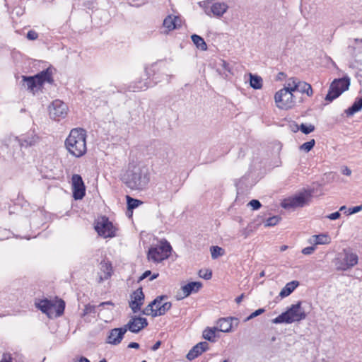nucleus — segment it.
Wrapping results in <instances>:
<instances>
[{
	"label": "nucleus",
	"mask_w": 362,
	"mask_h": 362,
	"mask_svg": "<svg viewBox=\"0 0 362 362\" xmlns=\"http://www.w3.org/2000/svg\"><path fill=\"white\" fill-rule=\"evenodd\" d=\"M121 180L129 189L142 191L147 187L150 182L149 170L144 165H129Z\"/></svg>",
	"instance_id": "f257e3e1"
},
{
	"label": "nucleus",
	"mask_w": 362,
	"mask_h": 362,
	"mask_svg": "<svg viewBox=\"0 0 362 362\" xmlns=\"http://www.w3.org/2000/svg\"><path fill=\"white\" fill-rule=\"evenodd\" d=\"M86 139V133L83 129H73L65 140L66 150L76 158L83 156L87 151Z\"/></svg>",
	"instance_id": "f03ea898"
},
{
	"label": "nucleus",
	"mask_w": 362,
	"mask_h": 362,
	"mask_svg": "<svg viewBox=\"0 0 362 362\" xmlns=\"http://www.w3.org/2000/svg\"><path fill=\"white\" fill-rule=\"evenodd\" d=\"M302 303L298 301L291 305L286 311L282 313L278 317L272 320L274 324H291L294 322H300L306 318L307 314L301 307Z\"/></svg>",
	"instance_id": "7ed1b4c3"
},
{
	"label": "nucleus",
	"mask_w": 362,
	"mask_h": 362,
	"mask_svg": "<svg viewBox=\"0 0 362 362\" xmlns=\"http://www.w3.org/2000/svg\"><path fill=\"white\" fill-rule=\"evenodd\" d=\"M46 82L50 84L54 82L52 71L49 68L40 71L35 76H22V86L32 92H34L35 88L42 86Z\"/></svg>",
	"instance_id": "20e7f679"
},
{
	"label": "nucleus",
	"mask_w": 362,
	"mask_h": 362,
	"mask_svg": "<svg viewBox=\"0 0 362 362\" xmlns=\"http://www.w3.org/2000/svg\"><path fill=\"white\" fill-rule=\"evenodd\" d=\"M350 83V78L347 76L334 79L329 86L325 100L328 103L332 102L349 89Z\"/></svg>",
	"instance_id": "39448f33"
},
{
	"label": "nucleus",
	"mask_w": 362,
	"mask_h": 362,
	"mask_svg": "<svg viewBox=\"0 0 362 362\" xmlns=\"http://www.w3.org/2000/svg\"><path fill=\"white\" fill-rule=\"evenodd\" d=\"M358 258L356 253L349 249H344L334 259V265L338 271H346L358 264Z\"/></svg>",
	"instance_id": "423d86ee"
},
{
	"label": "nucleus",
	"mask_w": 362,
	"mask_h": 362,
	"mask_svg": "<svg viewBox=\"0 0 362 362\" xmlns=\"http://www.w3.org/2000/svg\"><path fill=\"white\" fill-rule=\"evenodd\" d=\"M171 250V245L168 241L165 240L158 246L150 247L147 257L149 260L153 262H160L169 257Z\"/></svg>",
	"instance_id": "0eeeda50"
},
{
	"label": "nucleus",
	"mask_w": 362,
	"mask_h": 362,
	"mask_svg": "<svg viewBox=\"0 0 362 362\" xmlns=\"http://www.w3.org/2000/svg\"><path fill=\"white\" fill-rule=\"evenodd\" d=\"M311 196L312 194L310 191L300 192L293 197L284 199L282 201L281 206L285 209L303 207L309 202Z\"/></svg>",
	"instance_id": "6e6552de"
},
{
	"label": "nucleus",
	"mask_w": 362,
	"mask_h": 362,
	"mask_svg": "<svg viewBox=\"0 0 362 362\" xmlns=\"http://www.w3.org/2000/svg\"><path fill=\"white\" fill-rule=\"evenodd\" d=\"M153 67L154 66H152L151 68H146L145 72L147 76V78L144 82L141 80L131 85L129 88L132 91L136 92L145 90L148 88L151 87L162 81L159 76H156L154 74L155 70Z\"/></svg>",
	"instance_id": "1a4fd4ad"
},
{
	"label": "nucleus",
	"mask_w": 362,
	"mask_h": 362,
	"mask_svg": "<svg viewBox=\"0 0 362 362\" xmlns=\"http://www.w3.org/2000/svg\"><path fill=\"white\" fill-rule=\"evenodd\" d=\"M148 325V321L145 317L134 316L132 317L127 324L122 327H119V329H117L118 333L117 334H119L118 337L121 339L122 337L124 336L127 330L133 333H138L141 329L146 327Z\"/></svg>",
	"instance_id": "9d476101"
},
{
	"label": "nucleus",
	"mask_w": 362,
	"mask_h": 362,
	"mask_svg": "<svg viewBox=\"0 0 362 362\" xmlns=\"http://www.w3.org/2000/svg\"><path fill=\"white\" fill-rule=\"evenodd\" d=\"M276 106L283 110H288L294 106L296 101L293 92L288 89H281L274 95Z\"/></svg>",
	"instance_id": "9b49d317"
},
{
	"label": "nucleus",
	"mask_w": 362,
	"mask_h": 362,
	"mask_svg": "<svg viewBox=\"0 0 362 362\" xmlns=\"http://www.w3.org/2000/svg\"><path fill=\"white\" fill-rule=\"evenodd\" d=\"M95 229L99 235L103 238H112L115 236V228L109 219L103 216L95 226Z\"/></svg>",
	"instance_id": "f8f14e48"
},
{
	"label": "nucleus",
	"mask_w": 362,
	"mask_h": 362,
	"mask_svg": "<svg viewBox=\"0 0 362 362\" xmlns=\"http://www.w3.org/2000/svg\"><path fill=\"white\" fill-rule=\"evenodd\" d=\"M21 148L32 147L37 144L40 141V137L34 130H30L25 134L15 137Z\"/></svg>",
	"instance_id": "ddd939ff"
},
{
	"label": "nucleus",
	"mask_w": 362,
	"mask_h": 362,
	"mask_svg": "<svg viewBox=\"0 0 362 362\" xmlns=\"http://www.w3.org/2000/svg\"><path fill=\"white\" fill-rule=\"evenodd\" d=\"M72 194L75 200L82 199L86 195V186L80 175L74 174L71 177Z\"/></svg>",
	"instance_id": "4468645a"
},
{
	"label": "nucleus",
	"mask_w": 362,
	"mask_h": 362,
	"mask_svg": "<svg viewBox=\"0 0 362 362\" xmlns=\"http://www.w3.org/2000/svg\"><path fill=\"white\" fill-rule=\"evenodd\" d=\"M67 105L59 100H56L52 102V105L49 107V113L52 119L59 120L60 118H64L67 114Z\"/></svg>",
	"instance_id": "2eb2a0df"
},
{
	"label": "nucleus",
	"mask_w": 362,
	"mask_h": 362,
	"mask_svg": "<svg viewBox=\"0 0 362 362\" xmlns=\"http://www.w3.org/2000/svg\"><path fill=\"white\" fill-rule=\"evenodd\" d=\"M202 287V284L199 281H192L184 286L180 288V291L176 294V299L180 300H182L194 293H197Z\"/></svg>",
	"instance_id": "dca6fc26"
},
{
	"label": "nucleus",
	"mask_w": 362,
	"mask_h": 362,
	"mask_svg": "<svg viewBox=\"0 0 362 362\" xmlns=\"http://www.w3.org/2000/svg\"><path fill=\"white\" fill-rule=\"evenodd\" d=\"M144 293L142 288H139L134 291L130 296L131 300L129 305L134 313H136L141 310V307L144 301Z\"/></svg>",
	"instance_id": "f3484780"
},
{
	"label": "nucleus",
	"mask_w": 362,
	"mask_h": 362,
	"mask_svg": "<svg viewBox=\"0 0 362 362\" xmlns=\"http://www.w3.org/2000/svg\"><path fill=\"white\" fill-rule=\"evenodd\" d=\"M209 349V345L206 341H201L194 346L187 354V358L189 361L194 360L204 351Z\"/></svg>",
	"instance_id": "a211bd4d"
},
{
	"label": "nucleus",
	"mask_w": 362,
	"mask_h": 362,
	"mask_svg": "<svg viewBox=\"0 0 362 362\" xmlns=\"http://www.w3.org/2000/svg\"><path fill=\"white\" fill-rule=\"evenodd\" d=\"M233 321H238L235 317L221 318L217 322V329L222 332H229L231 331Z\"/></svg>",
	"instance_id": "6ab92c4d"
},
{
	"label": "nucleus",
	"mask_w": 362,
	"mask_h": 362,
	"mask_svg": "<svg viewBox=\"0 0 362 362\" xmlns=\"http://www.w3.org/2000/svg\"><path fill=\"white\" fill-rule=\"evenodd\" d=\"M228 6L225 2H216L211 4L210 16L211 13L216 17H221L227 11Z\"/></svg>",
	"instance_id": "aec40b11"
},
{
	"label": "nucleus",
	"mask_w": 362,
	"mask_h": 362,
	"mask_svg": "<svg viewBox=\"0 0 362 362\" xmlns=\"http://www.w3.org/2000/svg\"><path fill=\"white\" fill-rule=\"evenodd\" d=\"M36 307L43 313H45L49 317H51L54 303L49 300L43 299L36 303Z\"/></svg>",
	"instance_id": "412c9836"
},
{
	"label": "nucleus",
	"mask_w": 362,
	"mask_h": 362,
	"mask_svg": "<svg viewBox=\"0 0 362 362\" xmlns=\"http://www.w3.org/2000/svg\"><path fill=\"white\" fill-rule=\"evenodd\" d=\"M100 269V282L108 279L112 276V267L110 262L102 261Z\"/></svg>",
	"instance_id": "4be33fe9"
},
{
	"label": "nucleus",
	"mask_w": 362,
	"mask_h": 362,
	"mask_svg": "<svg viewBox=\"0 0 362 362\" xmlns=\"http://www.w3.org/2000/svg\"><path fill=\"white\" fill-rule=\"evenodd\" d=\"M105 305H111L113 306L114 303L112 301H105L100 303L98 307H105ZM96 308L97 306L87 304L85 305L84 309L83 310V312L81 314V317H84L85 316L90 314H95L96 313Z\"/></svg>",
	"instance_id": "5701e85b"
},
{
	"label": "nucleus",
	"mask_w": 362,
	"mask_h": 362,
	"mask_svg": "<svg viewBox=\"0 0 362 362\" xmlns=\"http://www.w3.org/2000/svg\"><path fill=\"white\" fill-rule=\"evenodd\" d=\"M330 237L325 233L314 235L309 239L310 243H313L315 245H327L330 243Z\"/></svg>",
	"instance_id": "b1692460"
},
{
	"label": "nucleus",
	"mask_w": 362,
	"mask_h": 362,
	"mask_svg": "<svg viewBox=\"0 0 362 362\" xmlns=\"http://www.w3.org/2000/svg\"><path fill=\"white\" fill-rule=\"evenodd\" d=\"M299 285L298 281H292L286 284L279 293V296L283 298L288 296Z\"/></svg>",
	"instance_id": "393cba45"
},
{
	"label": "nucleus",
	"mask_w": 362,
	"mask_h": 362,
	"mask_svg": "<svg viewBox=\"0 0 362 362\" xmlns=\"http://www.w3.org/2000/svg\"><path fill=\"white\" fill-rule=\"evenodd\" d=\"M119 328H114L110 331L109 335L107 336L106 342L112 345L119 344L122 340L124 337H122L121 339L119 338L118 330Z\"/></svg>",
	"instance_id": "a878e982"
},
{
	"label": "nucleus",
	"mask_w": 362,
	"mask_h": 362,
	"mask_svg": "<svg viewBox=\"0 0 362 362\" xmlns=\"http://www.w3.org/2000/svg\"><path fill=\"white\" fill-rule=\"evenodd\" d=\"M297 90L302 93H305L309 97L313 95V90L310 84L300 80L298 82V89H296V91Z\"/></svg>",
	"instance_id": "bb28decb"
},
{
	"label": "nucleus",
	"mask_w": 362,
	"mask_h": 362,
	"mask_svg": "<svg viewBox=\"0 0 362 362\" xmlns=\"http://www.w3.org/2000/svg\"><path fill=\"white\" fill-rule=\"evenodd\" d=\"M176 21H179V17L177 16H167L163 21V26L166 28L168 30H173L174 29L177 28V25H176Z\"/></svg>",
	"instance_id": "cd10ccee"
},
{
	"label": "nucleus",
	"mask_w": 362,
	"mask_h": 362,
	"mask_svg": "<svg viewBox=\"0 0 362 362\" xmlns=\"http://www.w3.org/2000/svg\"><path fill=\"white\" fill-rule=\"evenodd\" d=\"M362 109V97L357 98L352 105L346 110V113L348 116L353 115L356 112L360 111Z\"/></svg>",
	"instance_id": "c85d7f7f"
},
{
	"label": "nucleus",
	"mask_w": 362,
	"mask_h": 362,
	"mask_svg": "<svg viewBox=\"0 0 362 362\" xmlns=\"http://www.w3.org/2000/svg\"><path fill=\"white\" fill-rule=\"evenodd\" d=\"M193 43L197 46V48L202 50H206L207 45L204 40L199 35L194 34L191 36Z\"/></svg>",
	"instance_id": "c756f323"
},
{
	"label": "nucleus",
	"mask_w": 362,
	"mask_h": 362,
	"mask_svg": "<svg viewBox=\"0 0 362 362\" xmlns=\"http://www.w3.org/2000/svg\"><path fill=\"white\" fill-rule=\"evenodd\" d=\"M171 307L172 303L170 302H165L163 303L158 309H155V313L152 314V316L156 317L163 315L171 308Z\"/></svg>",
	"instance_id": "7c9ffc66"
},
{
	"label": "nucleus",
	"mask_w": 362,
	"mask_h": 362,
	"mask_svg": "<svg viewBox=\"0 0 362 362\" xmlns=\"http://www.w3.org/2000/svg\"><path fill=\"white\" fill-rule=\"evenodd\" d=\"M250 86L254 89H260L262 87V79L260 76L257 75L250 74Z\"/></svg>",
	"instance_id": "2f4dec72"
},
{
	"label": "nucleus",
	"mask_w": 362,
	"mask_h": 362,
	"mask_svg": "<svg viewBox=\"0 0 362 362\" xmlns=\"http://www.w3.org/2000/svg\"><path fill=\"white\" fill-rule=\"evenodd\" d=\"M299 81V79L297 78H290L286 81V84L285 87L283 89H288L291 92H295L296 91V89H298V82Z\"/></svg>",
	"instance_id": "473e14b6"
},
{
	"label": "nucleus",
	"mask_w": 362,
	"mask_h": 362,
	"mask_svg": "<svg viewBox=\"0 0 362 362\" xmlns=\"http://www.w3.org/2000/svg\"><path fill=\"white\" fill-rule=\"evenodd\" d=\"M216 329H217L216 327H213V328L207 327L203 332V337L206 340H208L209 341H215V337H216L215 333H216Z\"/></svg>",
	"instance_id": "72a5a7b5"
},
{
	"label": "nucleus",
	"mask_w": 362,
	"mask_h": 362,
	"mask_svg": "<svg viewBox=\"0 0 362 362\" xmlns=\"http://www.w3.org/2000/svg\"><path fill=\"white\" fill-rule=\"evenodd\" d=\"M64 309H65V302L62 299H59L57 301V303L54 304V307L53 308V311L55 312V316L56 317L61 316L64 313Z\"/></svg>",
	"instance_id": "f704fd0d"
},
{
	"label": "nucleus",
	"mask_w": 362,
	"mask_h": 362,
	"mask_svg": "<svg viewBox=\"0 0 362 362\" xmlns=\"http://www.w3.org/2000/svg\"><path fill=\"white\" fill-rule=\"evenodd\" d=\"M127 204L128 210H133L137 208L139 205H141L142 204V202L127 195Z\"/></svg>",
	"instance_id": "c9c22d12"
},
{
	"label": "nucleus",
	"mask_w": 362,
	"mask_h": 362,
	"mask_svg": "<svg viewBox=\"0 0 362 362\" xmlns=\"http://www.w3.org/2000/svg\"><path fill=\"white\" fill-rule=\"evenodd\" d=\"M211 255L212 259H216L219 256H222L224 254V250L218 246H212L211 247Z\"/></svg>",
	"instance_id": "e433bc0d"
},
{
	"label": "nucleus",
	"mask_w": 362,
	"mask_h": 362,
	"mask_svg": "<svg viewBox=\"0 0 362 362\" xmlns=\"http://www.w3.org/2000/svg\"><path fill=\"white\" fill-rule=\"evenodd\" d=\"M212 4V0H204L199 2V6L202 8L207 16H210V8Z\"/></svg>",
	"instance_id": "4c0bfd02"
},
{
	"label": "nucleus",
	"mask_w": 362,
	"mask_h": 362,
	"mask_svg": "<svg viewBox=\"0 0 362 362\" xmlns=\"http://www.w3.org/2000/svg\"><path fill=\"white\" fill-rule=\"evenodd\" d=\"M280 220L281 218L278 216L269 217L265 221L264 226L266 227L274 226L280 221Z\"/></svg>",
	"instance_id": "58836bf2"
},
{
	"label": "nucleus",
	"mask_w": 362,
	"mask_h": 362,
	"mask_svg": "<svg viewBox=\"0 0 362 362\" xmlns=\"http://www.w3.org/2000/svg\"><path fill=\"white\" fill-rule=\"evenodd\" d=\"M303 134H308L315 130V126L309 124H301L298 128Z\"/></svg>",
	"instance_id": "ea45409f"
},
{
	"label": "nucleus",
	"mask_w": 362,
	"mask_h": 362,
	"mask_svg": "<svg viewBox=\"0 0 362 362\" xmlns=\"http://www.w3.org/2000/svg\"><path fill=\"white\" fill-rule=\"evenodd\" d=\"M315 139H311L309 141L305 142L300 146V149L305 152H309L315 146Z\"/></svg>",
	"instance_id": "a19ab883"
},
{
	"label": "nucleus",
	"mask_w": 362,
	"mask_h": 362,
	"mask_svg": "<svg viewBox=\"0 0 362 362\" xmlns=\"http://www.w3.org/2000/svg\"><path fill=\"white\" fill-rule=\"evenodd\" d=\"M199 275L201 278H203L206 280H209L212 276V272L210 269H205V270H199Z\"/></svg>",
	"instance_id": "79ce46f5"
},
{
	"label": "nucleus",
	"mask_w": 362,
	"mask_h": 362,
	"mask_svg": "<svg viewBox=\"0 0 362 362\" xmlns=\"http://www.w3.org/2000/svg\"><path fill=\"white\" fill-rule=\"evenodd\" d=\"M16 361V357L10 353H4L2 359L0 362H15Z\"/></svg>",
	"instance_id": "37998d69"
},
{
	"label": "nucleus",
	"mask_w": 362,
	"mask_h": 362,
	"mask_svg": "<svg viewBox=\"0 0 362 362\" xmlns=\"http://www.w3.org/2000/svg\"><path fill=\"white\" fill-rule=\"evenodd\" d=\"M167 298V296L165 295L157 296L153 301H151L148 304V307H151L152 308H153L154 306L156 307V305H157L158 303H161L163 300Z\"/></svg>",
	"instance_id": "c03bdc74"
},
{
	"label": "nucleus",
	"mask_w": 362,
	"mask_h": 362,
	"mask_svg": "<svg viewBox=\"0 0 362 362\" xmlns=\"http://www.w3.org/2000/svg\"><path fill=\"white\" fill-rule=\"evenodd\" d=\"M253 210H258L262 206L260 202L257 199H252L248 203Z\"/></svg>",
	"instance_id": "a18cd8bd"
},
{
	"label": "nucleus",
	"mask_w": 362,
	"mask_h": 362,
	"mask_svg": "<svg viewBox=\"0 0 362 362\" xmlns=\"http://www.w3.org/2000/svg\"><path fill=\"white\" fill-rule=\"evenodd\" d=\"M362 210V205L356 206L351 208L348 209L347 211H345V214L347 215H351L356 213H358Z\"/></svg>",
	"instance_id": "49530a36"
},
{
	"label": "nucleus",
	"mask_w": 362,
	"mask_h": 362,
	"mask_svg": "<svg viewBox=\"0 0 362 362\" xmlns=\"http://www.w3.org/2000/svg\"><path fill=\"white\" fill-rule=\"evenodd\" d=\"M265 312V310L264 308H259L257 310H255V312H253L252 313H251L247 318H246V321L247 320H250L262 313H264Z\"/></svg>",
	"instance_id": "de8ad7c7"
},
{
	"label": "nucleus",
	"mask_w": 362,
	"mask_h": 362,
	"mask_svg": "<svg viewBox=\"0 0 362 362\" xmlns=\"http://www.w3.org/2000/svg\"><path fill=\"white\" fill-rule=\"evenodd\" d=\"M219 65L224 71H228V73H231L232 68L230 66V64L228 63L226 61L221 60Z\"/></svg>",
	"instance_id": "09e8293b"
},
{
	"label": "nucleus",
	"mask_w": 362,
	"mask_h": 362,
	"mask_svg": "<svg viewBox=\"0 0 362 362\" xmlns=\"http://www.w3.org/2000/svg\"><path fill=\"white\" fill-rule=\"evenodd\" d=\"M316 250V246L314 245L313 246L306 247L302 250V253L305 255H311Z\"/></svg>",
	"instance_id": "8fccbe9b"
},
{
	"label": "nucleus",
	"mask_w": 362,
	"mask_h": 362,
	"mask_svg": "<svg viewBox=\"0 0 362 362\" xmlns=\"http://www.w3.org/2000/svg\"><path fill=\"white\" fill-rule=\"evenodd\" d=\"M38 34L35 30H30L27 33V38L30 40H35L37 39Z\"/></svg>",
	"instance_id": "3c124183"
},
{
	"label": "nucleus",
	"mask_w": 362,
	"mask_h": 362,
	"mask_svg": "<svg viewBox=\"0 0 362 362\" xmlns=\"http://www.w3.org/2000/svg\"><path fill=\"white\" fill-rule=\"evenodd\" d=\"M155 313V309L151 307H148V305L142 310V313L146 315H149Z\"/></svg>",
	"instance_id": "603ef678"
},
{
	"label": "nucleus",
	"mask_w": 362,
	"mask_h": 362,
	"mask_svg": "<svg viewBox=\"0 0 362 362\" xmlns=\"http://www.w3.org/2000/svg\"><path fill=\"white\" fill-rule=\"evenodd\" d=\"M341 214L339 211H336L332 214H330L329 215L327 216V218L330 220H337L340 217Z\"/></svg>",
	"instance_id": "864d4df0"
},
{
	"label": "nucleus",
	"mask_w": 362,
	"mask_h": 362,
	"mask_svg": "<svg viewBox=\"0 0 362 362\" xmlns=\"http://www.w3.org/2000/svg\"><path fill=\"white\" fill-rule=\"evenodd\" d=\"M151 274V272L150 270H146L143 273V274L139 278L138 282L143 281L144 279L150 276Z\"/></svg>",
	"instance_id": "5fc2aeb1"
},
{
	"label": "nucleus",
	"mask_w": 362,
	"mask_h": 362,
	"mask_svg": "<svg viewBox=\"0 0 362 362\" xmlns=\"http://www.w3.org/2000/svg\"><path fill=\"white\" fill-rule=\"evenodd\" d=\"M128 348L129 349H139V344L137 342H130L128 344Z\"/></svg>",
	"instance_id": "6e6d98bb"
},
{
	"label": "nucleus",
	"mask_w": 362,
	"mask_h": 362,
	"mask_svg": "<svg viewBox=\"0 0 362 362\" xmlns=\"http://www.w3.org/2000/svg\"><path fill=\"white\" fill-rule=\"evenodd\" d=\"M342 174L345 175H347V176H349V175H351V170L348 167H345L342 170Z\"/></svg>",
	"instance_id": "4d7b16f0"
},
{
	"label": "nucleus",
	"mask_w": 362,
	"mask_h": 362,
	"mask_svg": "<svg viewBox=\"0 0 362 362\" xmlns=\"http://www.w3.org/2000/svg\"><path fill=\"white\" fill-rule=\"evenodd\" d=\"M161 344V342L160 341H158L152 347H151V350L152 351H156L160 346Z\"/></svg>",
	"instance_id": "13d9d810"
},
{
	"label": "nucleus",
	"mask_w": 362,
	"mask_h": 362,
	"mask_svg": "<svg viewBox=\"0 0 362 362\" xmlns=\"http://www.w3.org/2000/svg\"><path fill=\"white\" fill-rule=\"evenodd\" d=\"M243 297H244V294H241L240 296H238L235 298V302L237 303H240L243 300Z\"/></svg>",
	"instance_id": "bf43d9fd"
},
{
	"label": "nucleus",
	"mask_w": 362,
	"mask_h": 362,
	"mask_svg": "<svg viewBox=\"0 0 362 362\" xmlns=\"http://www.w3.org/2000/svg\"><path fill=\"white\" fill-rule=\"evenodd\" d=\"M158 276H159L158 273H154L152 275L151 274L149 280L153 281V280L156 279Z\"/></svg>",
	"instance_id": "052dcab7"
},
{
	"label": "nucleus",
	"mask_w": 362,
	"mask_h": 362,
	"mask_svg": "<svg viewBox=\"0 0 362 362\" xmlns=\"http://www.w3.org/2000/svg\"><path fill=\"white\" fill-rule=\"evenodd\" d=\"M241 233H242V235H243L245 238H247V236H248V232H247V230L246 229H243V230L241 231Z\"/></svg>",
	"instance_id": "680f3d73"
},
{
	"label": "nucleus",
	"mask_w": 362,
	"mask_h": 362,
	"mask_svg": "<svg viewBox=\"0 0 362 362\" xmlns=\"http://www.w3.org/2000/svg\"><path fill=\"white\" fill-rule=\"evenodd\" d=\"M346 209H346V206H341V207L339 208V211H344V212H345V211H347V210H346Z\"/></svg>",
	"instance_id": "e2e57ef3"
},
{
	"label": "nucleus",
	"mask_w": 362,
	"mask_h": 362,
	"mask_svg": "<svg viewBox=\"0 0 362 362\" xmlns=\"http://www.w3.org/2000/svg\"><path fill=\"white\" fill-rule=\"evenodd\" d=\"M287 247H288V246H286V245H282L281 247V248H280V250L281 251H284V250H286L287 249Z\"/></svg>",
	"instance_id": "0e129e2a"
},
{
	"label": "nucleus",
	"mask_w": 362,
	"mask_h": 362,
	"mask_svg": "<svg viewBox=\"0 0 362 362\" xmlns=\"http://www.w3.org/2000/svg\"><path fill=\"white\" fill-rule=\"evenodd\" d=\"M180 23H181V21L180 18H179V21H176V25H177V28H179L180 26Z\"/></svg>",
	"instance_id": "69168bd1"
},
{
	"label": "nucleus",
	"mask_w": 362,
	"mask_h": 362,
	"mask_svg": "<svg viewBox=\"0 0 362 362\" xmlns=\"http://www.w3.org/2000/svg\"><path fill=\"white\" fill-rule=\"evenodd\" d=\"M264 275H265V273H264V271H262V272H261L259 273V276H260V277H263V276H264Z\"/></svg>",
	"instance_id": "338daca9"
},
{
	"label": "nucleus",
	"mask_w": 362,
	"mask_h": 362,
	"mask_svg": "<svg viewBox=\"0 0 362 362\" xmlns=\"http://www.w3.org/2000/svg\"><path fill=\"white\" fill-rule=\"evenodd\" d=\"M99 362H107V361H106V359L103 358V359L100 360Z\"/></svg>",
	"instance_id": "774afa93"
}]
</instances>
